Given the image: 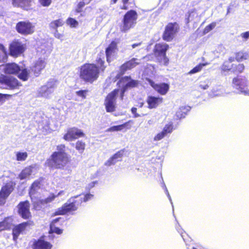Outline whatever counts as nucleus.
Masks as SVG:
<instances>
[{
    "label": "nucleus",
    "mask_w": 249,
    "mask_h": 249,
    "mask_svg": "<svg viewBox=\"0 0 249 249\" xmlns=\"http://www.w3.org/2000/svg\"><path fill=\"white\" fill-rule=\"evenodd\" d=\"M55 196V198L59 196H67V195H66V192L65 191H60L57 195H54Z\"/></svg>",
    "instance_id": "nucleus-62"
},
{
    "label": "nucleus",
    "mask_w": 249,
    "mask_h": 249,
    "mask_svg": "<svg viewBox=\"0 0 249 249\" xmlns=\"http://www.w3.org/2000/svg\"><path fill=\"white\" fill-rule=\"evenodd\" d=\"M104 61L103 60L101 57H99L98 60V64L100 65V69L103 71L106 67L104 65Z\"/></svg>",
    "instance_id": "nucleus-56"
},
{
    "label": "nucleus",
    "mask_w": 249,
    "mask_h": 249,
    "mask_svg": "<svg viewBox=\"0 0 249 249\" xmlns=\"http://www.w3.org/2000/svg\"><path fill=\"white\" fill-rule=\"evenodd\" d=\"M76 149L82 153L85 149V142L78 141L76 143Z\"/></svg>",
    "instance_id": "nucleus-41"
},
{
    "label": "nucleus",
    "mask_w": 249,
    "mask_h": 249,
    "mask_svg": "<svg viewBox=\"0 0 249 249\" xmlns=\"http://www.w3.org/2000/svg\"><path fill=\"white\" fill-rule=\"evenodd\" d=\"M142 45V42H139L137 43H134L131 45L132 49H135L139 48Z\"/></svg>",
    "instance_id": "nucleus-64"
},
{
    "label": "nucleus",
    "mask_w": 249,
    "mask_h": 249,
    "mask_svg": "<svg viewBox=\"0 0 249 249\" xmlns=\"http://www.w3.org/2000/svg\"><path fill=\"white\" fill-rule=\"evenodd\" d=\"M169 46L166 43L157 44L155 47V53L157 56H164L168 49Z\"/></svg>",
    "instance_id": "nucleus-29"
},
{
    "label": "nucleus",
    "mask_w": 249,
    "mask_h": 249,
    "mask_svg": "<svg viewBox=\"0 0 249 249\" xmlns=\"http://www.w3.org/2000/svg\"><path fill=\"white\" fill-rule=\"evenodd\" d=\"M179 109H180V111H182V113L184 114V116H185L187 112L190 110V108L189 107H181Z\"/></svg>",
    "instance_id": "nucleus-53"
},
{
    "label": "nucleus",
    "mask_w": 249,
    "mask_h": 249,
    "mask_svg": "<svg viewBox=\"0 0 249 249\" xmlns=\"http://www.w3.org/2000/svg\"><path fill=\"white\" fill-rule=\"evenodd\" d=\"M138 83L137 81L132 79L129 76H124L120 79L117 84L119 87L121 88V99L123 100L124 92L128 89L136 87Z\"/></svg>",
    "instance_id": "nucleus-8"
},
{
    "label": "nucleus",
    "mask_w": 249,
    "mask_h": 249,
    "mask_svg": "<svg viewBox=\"0 0 249 249\" xmlns=\"http://www.w3.org/2000/svg\"><path fill=\"white\" fill-rule=\"evenodd\" d=\"M232 84L239 92L249 96V82L246 77L240 76L233 78Z\"/></svg>",
    "instance_id": "nucleus-9"
},
{
    "label": "nucleus",
    "mask_w": 249,
    "mask_h": 249,
    "mask_svg": "<svg viewBox=\"0 0 249 249\" xmlns=\"http://www.w3.org/2000/svg\"><path fill=\"white\" fill-rule=\"evenodd\" d=\"M33 223L31 221L23 222L16 226L13 230V239L15 241L18 239L19 235L23 231L26 230L28 226L33 225Z\"/></svg>",
    "instance_id": "nucleus-19"
},
{
    "label": "nucleus",
    "mask_w": 249,
    "mask_h": 249,
    "mask_svg": "<svg viewBox=\"0 0 249 249\" xmlns=\"http://www.w3.org/2000/svg\"><path fill=\"white\" fill-rule=\"evenodd\" d=\"M30 203L28 201L21 202L18 205V213L24 219H27L30 216L29 211Z\"/></svg>",
    "instance_id": "nucleus-18"
},
{
    "label": "nucleus",
    "mask_w": 249,
    "mask_h": 249,
    "mask_svg": "<svg viewBox=\"0 0 249 249\" xmlns=\"http://www.w3.org/2000/svg\"><path fill=\"white\" fill-rule=\"evenodd\" d=\"M0 84H1V88L7 89H15L19 86V83L16 78L4 76H0Z\"/></svg>",
    "instance_id": "nucleus-14"
},
{
    "label": "nucleus",
    "mask_w": 249,
    "mask_h": 249,
    "mask_svg": "<svg viewBox=\"0 0 249 249\" xmlns=\"http://www.w3.org/2000/svg\"><path fill=\"white\" fill-rule=\"evenodd\" d=\"M137 108L136 107H132L131 108V112L134 114V117L135 118H137L140 117L141 115L138 113H137Z\"/></svg>",
    "instance_id": "nucleus-58"
},
{
    "label": "nucleus",
    "mask_w": 249,
    "mask_h": 249,
    "mask_svg": "<svg viewBox=\"0 0 249 249\" xmlns=\"http://www.w3.org/2000/svg\"><path fill=\"white\" fill-rule=\"evenodd\" d=\"M69 161V157L66 153V147L63 144L57 145L56 151L54 152L48 160L49 164L56 168H64Z\"/></svg>",
    "instance_id": "nucleus-1"
},
{
    "label": "nucleus",
    "mask_w": 249,
    "mask_h": 249,
    "mask_svg": "<svg viewBox=\"0 0 249 249\" xmlns=\"http://www.w3.org/2000/svg\"><path fill=\"white\" fill-rule=\"evenodd\" d=\"M119 92V89H114L107 96L105 101V106L107 112L115 111L116 97L118 95Z\"/></svg>",
    "instance_id": "nucleus-13"
},
{
    "label": "nucleus",
    "mask_w": 249,
    "mask_h": 249,
    "mask_svg": "<svg viewBox=\"0 0 249 249\" xmlns=\"http://www.w3.org/2000/svg\"><path fill=\"white\" fill-rule=\"evenodd\" d=\"M88 93V90H80L76 91L75 92L76 96L75 100L77 101H80L85 99Z\"/></svg>",
    "instance_id": "nucleus-32"
},
{
    "label": "nucleus",
    "mask_w": 249,
    "mask_h": 249,
    "mask_svg": "<svg viewBox=\"0 0 249 249\" xmlns=\"http://www.w3.org/2000/svg\"><path fill=\"white\" fill-rule=\"evenodd\" d=\"M209 63H199L197 65H196L195 67H194L192 70H191L189 72L188 74L192 75L193 74H195L196 73L200 72L203 68L208 65H209Z\"/></svg>",
    "instance_id": "nucleus-34"
},
{
    "label": "nucleus",
    "mask_w": 249,
    "mask_h": 249,
    "mask_svg": "<svg viewBox=\"0 0 249 249\" xmlns=\"http://www.w3.org/2000/svg\"><path fill=\"white\" fill-rule=\"evenodd\" d=\"M9 96L8 94H3L0 93V106L5 101V97Z\"/></svg>",
    "instance_id": "nucleus-55"
},
{
    "label": "nucleus",
    "mask_w": 249,
    "mask_h": 249,
    "mask_svg": "<svg viewBox=\"0 0 249 249\" xmlns=\"http://www.w3.org/2000/svg\"><path fill=\"white\" fill-rule=\"evenodd\" d=\"M117 52V44L112 41L106 49V53L107 61L109 63L113 59Z\"/></svg>",
    "instance_id": "nucleus-22"
},
{
    "label": "nucleus",
    "mask_w": 249,
    "mask_h": 249,
    "mask_svg": "<svg viewBox=\"0 0 249 249\" xmlns=\"http://www.w3.org/2000/svg\"><path fill=\"white\" fill-rule=\"evenodd\" d=\"M85 4H87V3H86V2H85L83 0V1H81L78 4V8L79 9H81V8H82L84 5ZM80 10H79L78 11H80Z\"/></svg>",
    "instance_id": "nucleus-63"
},
{
    "label": "nucleus",
    "mask_w": 249,
    "mask_h": 249,
    "mask_svg": "<svg viewBox=\"0 0 249 249\" xmlns=\"http://www.w3.org/2000/svg\"><path fill=\"white\" fill-rule=\"evenodd\" d=\"M34 249H51L52 245L45 240L44 237L40 238L37 241L34 242Z\"/></svg>",
    "instance_id": "nucleus-26"
},
{
    "label": "nucleus",
    "mask_w": 249,
    "mask_h": 249,
    "mask_svg": "<svg viewBox=\"0 0 249 249\" xmlns=\"http://www.w3.org/2000/svg\"><path fill=\"white\" fill-rule=\"evenodd\" d=\"M99 74V69L94 64H86L80 68V77L86 82H93L98 78Z\"/></svg>",
    "instance_id": "nucleus-3"
},
{
    "label": "nucleus",
    "mask_w": 249,
    "mask_h": 249,
    "mask_svg": "<svg viewBox=\"0 0 249 249\" xmlns=\"http://www.w3.org/2000/svg\"><path fill=\"white\" fill-rule=\"evenodd\" d=\"M163 187L164 188L165 193L166 194V195L167 196V197H168V198H169V200H170L172 205H173V203L172 202V199H171V196H170V194H169V192L168 191V190H167V188L165 186V185L164 184H163ZM172 206L173 207V206Z\"/></svg>",
    "instance_id": "nucleus-59"
},
{
    "label": "nucleus",
    "mask_w": 249,
    "mask_h": 249,
    "mask_svg": "<svg viewBox=\"0 0 249 249\" xmlns=\"http://www.w3.org/2000/svg\"><path fill=\"white\" fill-rule=\"evenodd\" d=\"M35 27V25L29 21H21L17 23L16 29L18 33L28 35L34 32Z\"/></svg>",
    "instance_id": "nucleus-10"
},
{
    "label": "nucleus",
    "mask_w": 249,
    "mask_h": 249,
    "mask_svg": "<svg viewBox=\"0 0 249 249\" xmlns=\"http://www.w3.org/2000/svg\"><path fill=\"white\" fill-rule=\"evenodd\" d=\"M54 36L55 37L58 38V39H60L61 40H62V38H63V35L60 33H59L57 30L55 31V32L54 33Z\"/></svg>",
    "instance_id": "nucleus-61"
},
{
    "label": "nucleus",
    "mask_w": 249,
    "mask_h": 249,
    "mask_svg": "<svg viewBox=\"0 0 249 249\" xmlns=\"http://www.w3.org/2000/svg\"><path fill=\"white\" fill-rule=\"evenodd\" d=\"M128 0H122V1L123 3V6L122 7V9L127 10L128 8L126 5L128 2Z\"/></svg>",
    "instance_id": "nucleus-60"
},
{
    "label": "nucleus",
    "mask_w": 249,
    "mask_h": 249,
    "mask_svg": "<svg viewBox=\"0 0 249 249\" xmlns=\"http://www.w3.org/2000/svg\"><path fill=\"white\" fill-rule=\"evenodd\" d=\"M208 83V81H205L204 82H201L199 87L200 88L203 90L209 88Z\"/></svg>",
    "instance_id": "nucleus-51"
},
{
    "label": "nucleus",
    "mask_w": 249,
    "mask_h": 249,
    "mask_svg": "<svg viewBox=\"0 0 249 249\" xmlns=\"http://www.w3.org/2000/svg\"><path fill=\"white\" fill-rule=\"evenodd\" d=\"M78 197H82V202H87L90 199H91L93 197V195L90 194H87L85 195H80L79 196H77Z\"/></svg>",
    "instance_id": "nucleus-45"
},
{
    "label": "nucleus",
    "mask_w": 249,
    "mask_h": 249,
    "mask_svg": "<svg viewBox=\"0 0 249 249\" xmlns=\"http://www.w3.org/2000/svg\"><path fill=\"white\" fill-rule=\"evenodd\" d=\"M132 123L133 124V122L132 120H129L127 122L121 124L119 125H116V126H113L107 129V131L108 132H112V131H118L122 130L123 129H124V127H126L128 124Z\"/></svg>",
    "instance_id": "nucleus-33"
},
{
    "label": "nucleus",
    "mask_w": 249,
    "mask_h": 249,
    "mask_svg": "<svg viewBox=\"0 0 249 249\" xmlns=\"http://www.w3.org/2000/svg\"><path fill=\"white\" fill-rule=\"evenodd\" d=\"M216 25V24L215 22H213L210 24L208 25V26H207L204 29V33L207 34L209 33L215 27Z\"/></svg>",
    "instance_id": "nucleus-46"
},
{
    "label": "nucleus",
    "mask_w": 249,
    "mask_h": 249,
    "mask_svg": "<svg viewBox=\"0 0 249 249\" xmlns=\"http://www.w3.org/2000/svg\"><path fill=\"white\" fill-rule=\"evenodd\" d=\"M174 129L173 124L172 122H169L166 124L163 128L162 132L167 135L168 134H170L172 132Z\"/></svg>",
    "instance_id": "nucleus-37"
},
{
    "label": "nucleus",
    "mask_w": 249,
    "mask_h": 249,
    "mask_svg": "<svg viewBox=\"0 0 249 249\" xmlns=\"http://www.w3.org/2000/svg\"><path fill=\"white\" fill-rule=\"evenodd\" d=\"M166 135L162 132L158 133L154 138V141H159L164 138Z\"/></svg>",
    "instance_id": "nucleus-47"
},
{
    "label": "nucleus",
    "mask_w": 249,
    "mask_h": 249,
    "mask_svg": "<svg viewBox=\"0 0 249 249\" xmlns=\"http://www.w3.org/2000/svg\"><path fill=\"white\" fill-rule=\"evenodd\" d=\"M57 87V82L50 80L45 85L41 86L37 90V96L46 99L52 97L53 93Z\"/></svg>",
    "instance_id": "nucleus-6"
},
{
    "label": "nucleus",
    "mask_w": 249,
    "mask_h": 249,
    "mask_svg": "<svg viewBox=\"0 0 249 249\" xmlns=\"http://www.w3.org/2000/svg\"><path fill=\"white\" fill-rule=\"evenodd\" d=\"M16 160L18 161H23L26 160L28 157V154L27 152H18L16 153Z\"/></svg>",
    "instance_id": "nucleus-38"
},
{
    "label": "nucleus",
    "mask_w": 249,
    "mask_h": 249,
    "mask_svg": "<svg viewBox=\"0 0 249 249\" xmlns=\"http://www.w3.org/2000/svg\"><path fill=\"white\" fill-rule=\"evenodd\" d=\"M201 15H199L198 12L195 9L190 11L188 15H186V23H188L191 21H194L195 23L199 22L200 20Z\"/></svg>",
    "instance_id": "nucleus-27"
},
{
    "label": "nucleus",
    "mask_w": 249,
    "mask_h": 249,
    "mask_svg": "<svg viewBox=\"0 0 249 249\" xmlns=\"http://www.w3.org/2000/svg\"><path fill=\"white\" fill-rule=\"evenodd\" d=\"M160 57H161L162 60L161 61V62L164 65H167L168 63L169 59L166 57V54H165L164 56H160Z\"/></svg>",
    "instance_id": "nucleus-54"
},
{
    "label": "nucleus",
    "mask_w": 249,
    "mask_h": 249,
    "mask_svg": "<svg viewBox=\"0 0 249 249\" xmlns=\"http://www.w3.org/2000/svg\"><path fill=\"white\" fill-rule=\"evenodd\" d=\"M3 70L7 74H18V77L23 81H27L30 77V70L14 63L6 64L3 66Z\"/></svg>",
    "instance_id": "nucleus-5"
},
{
    "label": "nucleus",
    "mask_w": 249,
    "mask_h": 249,
    "mask_svg": "<svg viewBox=\"0 0 249 249\" xmlns=\"http://www.w3.org/2000/svg\"><path fill=\"white\" fill-rule=\"evenodd\" d=\"M232 67L233 65H231V64H230V62H229L228 61H225L223 63L221 69L222 71H230L232 69Z\"/></svg>",
    "instance_id": "nucleus-44"
},
{
    "label": "nucleus",
    "mask_w": 249,
    "mask_h": 249,
    "mask_svg": "<svg viewBox=\"0 0 249 249\" xmlns=\"http://www.w3.org/2000/svg\"><path fill=\"white\" fill-rule=\"evenodd\" d=\"M176 229L178 231V232L180 233V235L181 236L182 238H183V240L185 241V235L186 233L183 231L182 229H181L179 226L176 227Z\"/></svg>",
    "instance_id": "nucleus-49"
},
{
    "label": "nucleus",
    "mask_w": 249,
    "mask_h": 249,
    "mask_svg": "<svg viewBox=\"0 0 249 249\" xmlns=\"http://www.w3.org/2000/svg\"><path fill=\"white\" fill-rule=\"evenodd\" d=\"M63 21L62 19H59L53 21L50 23V28L56 30L58 27L62 26L63 25Z\"/></svg>",
    "instance_id": "nucleus-36"
},
{
    "label": "nucleus",
    "mask_w": 249,
    "mask_h": 249,
    "mask_svg": "<svg viewBox=\"0 0 249 249\" xmlns=\"http://www.w3.org/2000/svg\"><path fill=\"white\" fill-rule=\"evenodd\" d=\"M244 68L245 67L243 64H238L236 67V69L233 70L237 72L241 73L243 71Z\"/></svg>",
    "instance_id": "nucleus-50"
},
{
    "label": "nucleus",
    "mask_w": 249,
    "mask_h": 249,
    "mask_svg": "<svg viewBox=\"0 0 249 249\" xmlns=\"http://www.w3.org/2000/svg\"><path fill=\"white\" fill-rule=\"evenodd\" d=\"M10 223L8 222V219L6 218L0 222V230L1 231L9 229L10 228Z\"/></svg>",
    "instance_id": "nucleus-39"
},
{
    "label": "nucleus",
    "mask_w": 249,
    "mask_h": 249,
    "mask_svg": "<svg viewBox=\"0 0 249 249\" xmlns=\"http://www.w3.org/2000/svg\"><path fill=\"white\" fill-rule=\"evenodd\" d=\"M162 102V98L155 97L151 95L148 96L146 99V103L148 107L150 109L155 108Z\"/></svg>",
    "instance_id": "nucleus-23"
},
{
    "label": "nucleus",
    "mask_w": 249,
    "mask_h": 249,
    "mask_svg": "<svg viewBox=\"0 0 249 249\" xmlns=\"http://www.w3.org/2000/svg\"><path fill=\"white\" fill-rule=\"evenodd\" d=\"M61 219V218L60 217H59L52 221L50 224L49 233H56L58 234H60L62 233V230L56 227L55 226V224Z\"/></svg>",
    "instance_id": "nucleus-31"
},
{
    "label": "nucleus",
    "mask_w": 249,
    "mask_h": 249,
    "mask_svg": "<svg viewBox=\"0 0 249 249\" xmlns=\"http://www.w3.org/2000/svg\"><path fill=\"white\" fill-rule=\"evenodd\" d=\"M37 171V169L36 166H30L24 169L19 175L18 177L21 180L29 178L30 176L35 175Z\"/></svg>",
    "instance_id": "nucleus-21"
},
{
    "label": "nucleus",
    "mask_w": 249,
    "mask_h": 249,
    "mask_svg": "<svg viewBox=\"0 0 249 249\" xmlns=\"http://www.w3.org/2000/svg\"><path fill=\"white\" fill-rule=\"evenodd\" d=\"M249 55L247 52L240 51L237 53L235 55V58L238 61H242L248 59Z\"/></svg>",
    "instance_id": "nucleus-35"
},
{
    "label": "nucleus",
    "mask_w": 249,
    "mask_h": 249,
    "mask_svg": "<svg viewBox=\"0 0 249 249\" xmlns=\"http://www.w3.org/2000/svg\"><path fill=\"white\" fill-rule=\"evenodd\" d=\"M84 136L83 131L77 128H72L69 129L67 133L64 136V139L66 141H71Z\"/></svg>",
    "instance_id": "nucleus-17"
},
{
    "label": "nucleus",
    "mask_w": 249,
    "mask_h": 249,
    "mask_svg": "<svg viewBox=\"0 0 249 249\" xmlns=\"http://www.w3.org/2000/svg\"><path fill=\"white\" fill-rule=\"evenodd\" d=\"M124 154L123 150H120L109 159L105 163L106 166H110L115 164L117 162L121 161Z\"/></svg>",
    "instance_id": "nucleus-28"
},
{
    "label": "nucleus",
    "mask_w": 249,
    "mask_h": 249,
    "mask_svg": "<svg viewBox=\"0 0 249 249\" xmlns=\"http://www.w3.org/2000/svg\"><path fill=\"white\" fill-rule=\"evenodd\" d=\"M33 223L31 221L23 222L16 226L13 230V239L15 241L18 239L19 235L23 231L26 230L28 226L33 225Z\"/></svg>",
    "instance_id": "nucleus-20"
},
{
    "label": "nucleus",
    "mask_w": 249,
    "mask_h": 249,
    "mask_svg": "<svg viewBox=\"0 0 249 249\" xmlns=\"http://www.w3.org/2000/svg\"><path fill=\"white\" fill-rule=\"evenodd\" d=\"M176 116L178 118L181 119L185 117L184 114H183L182 111L179 108L178 110L176 113Z\"/></svg>",
    "instance_id": "nucleus-57"
},
{
    "label": "nucleus",
    "mask_w": 249,
    "mask_h": 249,
    "mask_svg": "<svg viewBox=\"0 0 249 249\" xmlns=\"http://www.w3.org/2000/svg\"><path fill=\"white\" fill-rule=\"evenodd\" d=\"M178 29V25L176 22L168 23L165 27L162 35L163 39L168 42L172 41Z\"/></svg>",
    "instance_id": "nucleus-11"
},
{
    "label": "nucleus",
    "mask_w": 249,
    "mask_h": 249,
    "mask_svg": "<svg viewBox=\"0 0 249 249\" xmlns=\"http://www.w3.org/2000/svg\"><path fill=\"white\" fill-rule=\"evenodd\" d=\"M6 55V50L4 46L0 44V61L3 60Z\"/></svg>",
    "instance_id": "nucleus-43"
},
{
    "label": "nucleus",
    "mask_w": 249,
    "mask_h": 249,
    "mask_svg": "<svg viewBox=\"0 0 249 249\" xmlns=\"http://www.w3.org/2000/svg\"><path fill=\"white\" fill-rule=\"evenodd\" d=\"M40 186L41 183L39 181H35L32 184L29 192L32 201L34 204V208L37 210H39L43 207H45L46 205L53 201L55 198V196L53 194L50 195L46 198L39 200H37V199L34 197V195L36 194V192L40 188Z\"/></svg>",
    "instance_id": "nucleus-2"
},
{
    "label": "nucleus",
    "mask_w": 249,
    "mask_h": 249,
    "mask_svg": "<svg viewBox=\"0 0 249 249\" xmlns=\"http://www.w3.org/2000/svg\"><path fill=\"white\" fill-rule=\"evenodd\" d=\"M14 185L10 182L3 186L0 191V205L5 204L6 200L14 190Z\"/></svg>",
    "instance_id": "nucleus-15"
},
{
    "label": "nucleus",
    "mask_w": 249,
    "mask_h": 249,
    "mask_svg": "<svg viewBox=\"0 0 249 249\" xmlns=\"http://www.w3.org/2000/svg\"><path fill=\"white\" fill-rule=\"evenodd\" d=\"M82 197L74 196L69 199L62 206L58 208L54 214L64 215L68 213L73 214L79 206L82 203Z\"/></svg>",
    "instance_id": "nucleus-4"
},
{
    "label": "nucleus",
    "mask_w": 249,
    "mask_h": 249,
    "mask_svg": "<svg viewBox=\"0 0 249 249\" xmlns=\"http://www.w3.org/2000/svg\"><path fill=\"white\" fill-rule=\"evenodd\" d=\"M240 36L243 38L244 41H247L249 38V31H247L242 33Z\"/></svg>",
    "instance_id": "nucleus-52"
},
{
    "label": "nucleus",
    "mask_w": 249,
    "mask_h": 249,
    "mask_svg": "<svg viewBox=\"0 0 249 249\" xmlns=\"http://www.w3.org/2000/svg\"><path fill=\"white\" fill-rule=\"evenodd\" d=\"M26 45L25 41L15 40L10 45V53L11 55L17 57L25 50Z\"/></svg>",
    "instance_id": "nucleus-12"
},
{
    "label": "nucleus",
    "mask_w": 249,
    "mask_h": 249,
    "mask_svg": "<svg viewBox=\"0 0 249 249\" xmlns=\"http://www.w3.org/2000/svg\"><path fill=\"white\" fill-rule=\"evenodd\" d=\"M138 61V60L136 58H132L130 60L122 65L120 68L121 74H123L127 70H131V69L135 67L140 63Z\"/></svg>",
    "instance_id": "nucleus-25"
},
{
    "label": "nucleus",
    "mask_w": 249,
    "mask_h": 249,
    "mask_svg": "<svg viewBox=\"0 0 249 249\" xmlns=\"http://www.w3.org/2000/svg\"><path fill=\"white\" fill-rule=\"evenodd\" d=\"M151 85L161 95H165L169 90V86L165 83L160 84H154L153 82H150Z\"/></svg>",
    "instance_id": "nucleus-30"
},
{
    "label": "nucleus",
    "mask_w": 249,
    "mask_h": 249,
    "mask_svg": "<svg viewBox=\"0 0 249 249\" xmlns=\"http://www.w3.org/2000/svg\"><path fill=\"white\" fill-rule=\"evenodd\" d=\"M137 17V13L135 11L131 10L128 11L124 16L123 25L121 27V31L125 33L133 28L136 23Z\"/></svg>",
    "instance_id": "nucleus-7"
},
{
    "label": "nucleus",
    "mask_w": 249,
    "mask_h": 249,
    "mask_svg": "<svg viewBox=\"0 0 249 249\" xmlns=\"http://www.w3.org/2000/svg\"><path fill=\"white\" fill-rule=\"evenodd\" d=\"M39 3L41 5H42L43 6L47 7L49 6L52 0H38Z\"/></svg>",
    "instance_id": "nucleus-48"
},
{
    "label": "nucleus",
    "mask_w": 249,
    "mask_h": 249,
    "mask_svg": "<svg viewBox=\"0 0 249 249\" xmlns=\"http://www.w3.org/2000/svg\"><path fill=\"white\" fill-rule=\"evenodd\" d=\"M223 94V91L221 88L213 89L210 94V96L212 97H216L222 95Z\"/></svg>",
    "instance_id": "nucleus-40"
},
{
    "label": "nucleus",
    "mask_w": 249,
    "mask_h": 249,
    "mask_svg": "<svg viewBox=\"0 0 249 249\" xmlns=\"http://www.w3.org/2000/svg\"><path fill=\"white\" fill-rule=\"evenodd\" d=\"M46 62L45 59L42 58H39L34 64L33 66L31 67L30 72L31 71L34 73L36 77L38 76L41 73V71L44 69L46 66ZM31 73H30V74Z\"/></svg>",
    "instance_id": "nucleus-16"
},
{
    "label": "nucleus",
    "mask_w": 249,
    "mask_h": 249,
    "mask_svg": "<svg viewBox=\"0 0 249 249\" xmlns=\"http://www.w3.org/2000/svg\"><path fill=\"white\" fill-rule=\"evenodd\" d=\"M67 24L71 28H75L78 26V22L75 19L70 18L67 20Z\"/></svg>",
    "instance_id": "nucleus-42"
},
{
    "label": "nucleus",
    "mask_w": 249,
    "mask_h": 249,
    "mask_svg": "<svg viewBox=\"0 0 249 249\" xmlns=\"http://www.w3.org/2000/svg\"><path fill=\"white\" fill-rule=\"evenodd\" d=\"M33 0H12V4L14 7H20L24 10H28L31 7Z\"/></svg>",
    "instance_id": "nucleus-24"
}]
</instances>
